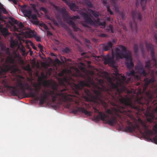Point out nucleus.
Listing matches in <instances>:
<instances>
[{
  "instance_id": "obj_24",
  "label": "nucleus",
  "mask_w": 157,
  "mask_h": 157,
  "mask_svg": "<svg viewBox=\"0 0 157 157\" xmlns=\"http://www.w3.org/2000/svg\"><path fill=\"white\" fill-rule=\"evenodd\" d=\"M25 84L21 80H19L17 82V87L22 90H24L25 89Z\"/></svg>"
},
{
  "instance_id": "obj_44",
  "label": "nucleus",
  "mask_w": 157,
  "mask_h": 157,
  "mask_svg": "<svg viewBox=\"0 0 157 157\" xmlns=\"http://www.w3.org/2000/svg\"><path fill=\"white\" fill-rule=\"evenodd\" d=\"M40 10L42 11L45 13H46L47 12V9L44 7H41L40 8Z\"/></svg>"
},
{
  "instance_id": "obj_42",
  "label": "nucleus",
  "mask_w": 157,
  "mask_h": 157,
  "mask_svg": "<svg viewBox=\"0 0 157 157\" xmlns=\"http://www.w3.org/2000/svg\"><path fill=\"white\" fill-rule=\"evenodd\" d=\"M31 6L33 9V10L35 12H37V10L36 8V5L34 4H30Z\"/></svg>"
},
{
  "instance_id": "obj_28",
  "label": "nucleus",
  "mask_w": 157,
  "mask_h": 157,
  "mask_svg": "<svg viewBox=\"0 0 157 157\" xmlns=\"http://www.w3.org/2000/svg\"><path fill=\"white\" fill-rule=\"evenodd\" d=\"M155 78L154 77H152L148 80H147L145 83V85L146 86H148L150 83H153L155 81Z\"/></svg>"
},
{
  "instance_id": "obj_25",
  "label": "nucleus",
  "mask_w": 157,
  "mask_h": 157,
  "mask_svg": "<svg viewBox=\"0 0 157 157\" xmlns=\"http://www.w3.org/2000/svg\"><path fill=\"white\" fill-rule=\"evenodd\" d=\"M89 12L91 13L96 18H98L99 17V13L93 10L90 9H88Z\"/></svg>"
},
{
  "instance_id": "obj_12",
  "label": "nucleus",
  "mask_w": 157,
  "mask_h": 157,
  "mask_svg": "<svg viewBox=\"0 0 157 157\" xmlns=\"http://www.w3.org/2000/svg\"><path fill=\"white\" fill-rule=\"evenodd\" d=\"M145 45L146 47L147 50L148 51H150L151 52L150 55L151 57V60H153L154 62H155L156 60L155 58L154 46L150 43H146Z\"/></svg>"
},
{
  "instance_id": "obj_3",
  "label": "nucleus",
  "mask_w": 157,
  "mask_h": 157,
  "mask_svg": "<svg viewBox=\"0 0 157 157\" xmlns=\"http://www.w3.org/2000/svg\"><path fill=\"white\" fill-rule=\"evenodd\" d=\"M119 101L122 105L120 107L121 109H123L122 112L125 113L128 116L130 117L131 113L132 112L133 109L135 110L138 112L140 111H143L144 109L140 107V105L142 106L144 103L146 104L147 105L150 104L149 101L153 99H144L146 101L145 103H143L141 101V99H135V100H133V99H118Z\"/></svg>"
},
{
  "instance_id": "obj_20",
  "label": "nucleus",
  "mask_w": 157,
  "mask_h": 157,
  "mask_svg": "<svg viewBox=\"0 0 157 157\" xmlns=\"http://www.w3.org/2000/svg\"><path fill=\"white\" fill-rule=\"evenodd\" d=\"M0 32L4 36H6L9 35V32L6 28H3L2 25H0Z\"/></svg>"
},
{
  "instance_id": "obj_38",
  "label": "nucleus",
  "mask_w": 157,
  "mask_h": 157,
  "mask_svg": "<svg viewBox=\"0 0 157 157\" xmlns=\"http://www.w3.org/2000/svg\"><path fill=\"white\" fill-rule=\"evenodd\" d=\"M63 52L64 53H69L70 52V49L67 47H66L64 48L63 49Z\"/></svg>"
},
{
  "instance_id": "obj_15",
  "label": "nucleus",
  "mask_w": 157,
  "mask_h": 157,
  "mask_svg": "<svg viewBox=\"0 0 157 157\" xmlns=\"http://www.w3.org/2000/svg\"><path fill=\"white\" fill-rule=\"evenodd\" d=\"M82 112L84 113L87 116H90L91 113L90 112L87 111L84 108L81 107H78L75 110L73 111V112L75 113H76L77 112Z\"/></svg>"
},
{
  "instance_id": "obj_22",
  "label": "nucleus",
  "mask_w": 157,
  "mask_h": 157,
  "mask_svg": "<svg viewBox=\"0 0 157 157\" xmlns=\"http://www.w3.org/2000/svg\"><path fill=\"white\" fill-rule=\"evenodd\" d=\"M113 44L111 42H108L107 44L103 47V51H106L109 49L111 48L112 47Z\"/></svg>"
},
{
  "instance_id": "obj_8",
  "label": "nucleus",
  "mask_w": 157,
  "mask_h": 157,
  "mask_svg": "<svg viewBox=\"0 0 157 157\" xmlns=\"http://www.w3.org/2000/svg\"><path fill=\"white\" fill-rule=\"evenodd\" d=\"M94 112L98 113V115L93 117L95 121H98L101 120L111 126H114L116 124L117 121L115 117L105 114L102 112H99L98 109L95 108H94Z\"/></svg>"
},
{
  "instance_id": "obj_51",
  "label": "nucleus",
  "mask_w": 157,
  "mask_h": 157,
  "mask_svg": "<svg viewBox=\"0 0 157 157\" xmlns=\"http://www.w3.org/2000/svg\"><path fill=\"white\" fill-rule=\"evenodd\" d=\"M54 61L55 63H59V62H60V61H59V59L58 58H56L55 60H54Z\"/></svg>"
},
{
  "instance_id": "obj_54",
  "label": "nucleus",
  "mask_w": 157,
  "mask_h": 157,
  "mask_svg": "<svg viewBox=\"0 0 157 157\" xmlns=\"http://www.w3.org/2000/svg\"><path fill=\"white\" fill-rule=\"evenodd\" d=\"M38 80L39 81H41L43 80V78L41 76H39L38 77Z\"/></svg>"
},
{
  "instance_id": "obj_13",
  "label": "nucleus",
  "mask_w": 157,
  "mask_h": 157,
  "mask_svg": "<svg viewBox=\"0 0 157 157\" xmlns=\"http://www.w3.org/2000/svg\"><path fill=\"white\" fill-rule=\"evenodd\" d=\"M6 89L12 95L18 96L19 90L17 87L8 86H6ZM18 98H20L18 97Z\"/></svg>"
},
{
  "instance_id": "obj_31",
  "label": "nucleus",
  "mask_w": 157,
  "mask_h": 157,
  "mask_svg": "<svg viewBox=\"0 0 157 157\" xmlns=\"http://www.w3.org/2000/svg\"><path fill=\"white\" fill-rule=\"evenodd\" d=\"M85 2L86 6L89 8H92L93 7V5L90 1L88 0H85Z\"/></svg>"
},
{
  "instance_id": "obj_21",
  "label": "nucleus",
  "mask_w": 157,
  "mask_h": 157,
  "mask_svg": "<svg viewBox=\"0 0 157 157\" xmlns=\"http://www.w3.org/2000/svg\"><path fill=\"white\" fill-rule=\"evenodd\" d=\"M110 3L114 6L116 12L118 13L120 12L119 7L117 4L116 0H110Z\"/></svg>"
},
{
  "instance_id": "obj_50",
  "label": "nucleus",
  "mask_w": 157,
  "mask_h": 157,
  "mask_svg": "<svg viewBox=\"0 0 157 157\" xmlns=\"http://www.w3.org/2000/svg\"><path fill=\"white\" fill-rule=\"evenodd\" d=\"M38 48L40 49L41 50L43 48V46L40 44H38Z\"/></svg>"
},
{
  "instance_id": "obj_14",
  "label": "nucleus",
  "mask_w": 157,
  "mask_h": 157,
  "mask_svg": "<svg viewBox=\"0 0 157 157\" xmlns=\"http://www.w3.org/2000/svg\"><path fill=\"white\" fill-rule=\"evenodd\" d=\"M27 6L24 5L22 6L21 10L24 16L29 18H30L32 13L31 9L29 8H26Z\"/></svg>"
},
{
  "instance_id": "obj_23",
  "label": "nucleus",
  "mask_w": 157,
  "mask_h": 157,
  "mask_svg": "<svg viewBox=\"0 0 157 157\" xmlns=\"http://www.w3.org/2000/svg\"><path fill=\"white\" fill-rule=\"evenodd\" d=\"M76 71H77V73L75 74V76L76 78H77V79L78 78H85V76L83 74L81 73L77 69L76 70Z\"/></svg>"
},
{
  "instance_id": "obj_49",
  "label": "nucleus",
  "mask_w": 157,
  "mask_h": 157,
  "mask_svg": "<svg viewBox=\"0 0 157 157\" xmlns=\"http://www.w3.org/2000/svg\"><path fill=\"white\" fill-rule=\"evenodd\" d=\"M13 2L15 4H17L18 2V1L17 0H9Z\"/></svg>"
},
{
  "instance_id": "obj_63",
  "label": "nucleus",
  "mask_w": 157,
  "mask_h": 157,
  "mask_svg": "<svg viewBox=\"0 0 157 157\" xmlns=\"http://www.w3.org/2000/svg\"><path fill=\"white\" fill-rule=\"evenodd\" d=\"M116 42V40L115 39H114L112 40V42L114 43H115Z\"/></svg>"
},
{
  "instance_id": "obj_17",
  "label": "nucleus",
  "mask_w": 157,
  "mask_h": 157,
  "mask_svg": "<svg viewBox=\"0 0 157 157\" xmlns=\"http://www.w3.org/2000/svg\"><path fill=\"white\" fill-rule=\"evenodd\" d=\"M66 4L68 6L70 9L73 11H77L78 10V7L76 4L71 2L69 0L67 2Z\"/></svg>"
},
{
  "instance_id": "obj_2",
  "label": "nucleus",
  "mask_w": 157,
  "mask_h": 157,
  "mask_svg": "<svg viewBox=\"0 0 157 157\" xmlns=\"http://www.w3.org/2000/svg\"><path fill=\"white\" fill-rule=\"evenodd\" d=\"M43 85L45 88L41 90V86L40 83L33 84L34 89L30 88L29 93H24L23 95L24 97H34L37 95H40V98H48L50 95L52 96L55 95V92L58 90L57 85L55 82L52 83L48 81H44ZM34 98H40L36 97Z\"/></svg>"
},
{
  "instance_id": "obj_27",
  "label": "nucleus",
  "mask_w": 157,
  "mask_h": 157,
  "mask_svg": "<svg viewBox=\"0 0 157 157\" xmlns=\"http://www.w3.org/2000/svg\"><path fill=\"white\" fill-rule=\"evenodd\" d=\"M86 66L83 63H80L78 65V67L81 71L83 72L85 71Z\"/></svg>"
},
{
  "instance_id": "obj_40",
  "label": "nucleus",
  "mask_w": 157,
  "mask_h": 157,
  "mask_svg": "<svg viewBox=\"0 0 157 157\" xmlns=\"http://www.w3.org/2000/svg\"><path fill=\"white\" fill-rule=\"evenodd\" d=\"M20 50L22 52V55L23 56L25 55L26 52L25 48L23 46H22Z\"/></svg>"
},
{
  "instance_id": "obj_11",
  "label": "nucleus",
  "mask_w": 157,
  "mask_h": 157,
  "mask_svg": "<svg viewBox=\"0 0 157 157\" xmlns=\"http://www.w3.org/2000/svg\"><path fill=\"white\" fill-rule=\"evenodd\" d=\"M113 58V55L112 57L109 56H106L104 58V63L105 65L109 64L111 67H115L116 71H115L116 73L114 75L116 76H118L120 75V74L118 72V70L115 67Z\"/></svg>"
},
{
  "instance_id": "obj_30",
  "label": "nucleus",
  "mask_w": 157,
  "mask_h": 157,
  "mask_svg": "<svg viewBox=\"0 0 157 157\" xmlns=\"http://www.w3.org/2000/svg\"><path fill=\"white\" fill-rule=\"evenodd\" d=\"M133 49L134 50V53L136 56H137L138 54L139 49L138 46L136 44H135L133 46Z\"/></svg>"
},
{
  "instance_id": "obj_32",
  "label": "nucleus",
  "mask_w": 157,
  "mask_h": 157,
  "mask_svg": "<svg viewBox=\"0 0 157 157\" xmlns=\"http://www.w3.org/2000/svg\"><path fill=\"white\" fill-rule=\"evenodd\" d=\"M9 22L11 25H12V24L13 23L15 24H17V21L15 20L14 18L11 17L9 18Z\"/></svg>"
},
{
  "instance_id": "obj_46",
  "label": "nucleus",
  "mask_w": 157,
  "mask_h": 157,
  "mask_svg": "<svg viewBox=\"0 0 157 157\" xmlns=\"http://www.w3.org/2000/svg\"><path fill=\"white\" fill-rule=\"evenodd\" d=\"M153 130L155 133L157 132V124H156L153 127Z\"/></svg>"
},
{
  "instance_id": "obj_48",
  "label": "nucleus",
  "mask_w": 157,
  "mask_h": 157,
  "mask_svg": "<svg viewBox=\"0 0 157 157\" xmlns=\"http://www.w3.org/2000/svg\"><path fill=\"white\" fill-rule=\"evenodd\" d=\"M139 5V3L138 0H136L135 3V6L136 7H138Z\"/></svg>"
},
{
  "instance_id": "obj_53",
  "label": "nucleus",
  "mask_w": 157,
  "mask_h": 157,
  "mask_svg": "<svg viewBox=\"0 0 157 157\" xmlns=\"http://www.w3.org/2000/svg\"><path fill=\"white\" fill-rule=\"evenodd\" d=\"M55 43L57 45H59V42L58 40H55Z\"/></svg>"
},
{
  "instance_id": "obj_34",
  "label": "nucleus",
  "mask_w": 157,
  "mask_h": 157,
  "mask_svg": "<svg viewBox=\"0 0 157 157\" xmlns=\"http://www.w3.org/2000/svg\"><path fill=\"white\" fill-rule=\"evenodd\" d=\"M65 29L67 30L69 36L71 37H73L74 36V35L72 33L71 30L69 29V28L68 27L66 26L65 27Z\"/></svg>"
},
{
  "instance_id": "obj_33",
  "label": "nucleus",
  "mask_w": 157,
  "mask_h": 157,
  "mask_svg": "<svg viewBox=\"0 0 157 157\" xmlns=\"http://www.w3.org/2000/svg\"><path fill=\"white\" fill-rule=\"evenodd\" d=\"M154 116L151 115L147 117V120L151 123H152L154 121Z\"/></svg>"
},
{
  "instance_id": "obj_16",
  "label": "nucleus",
  "mask_w": 157,
  "mask_h": 157,
  "mask_svg": "<svg viewBox=\"0 0 157 157\" xmlns=\"http://www.w3.org/2000/svg\"><path fill=\"white\" fill-rule=\"evenodd\" d=\"M0 5H1V6H0V23H1L2 22H4L1 13L2 12L4 14H6L8 13V12L6 9L3 7V5L1 4L0 2Z\"/></svg>"
},
{
  "instance_id": "obj_57",
  "label": "nucleus",
  "mask_w": 157,
  "mask_h": 157,
  "mask_svg": "<svg viewBox=\"0 0 157 157\" xmlns=\"http://www.w3.org/2000/svg\"><path fill=\"white\" fill-rule=\"evenodd\" d=\"M87 64H88V67H90L91 66L90 65V64L91 63V62L90 61H88L87 62Z\"/></svg>"
},
{
  "instance_id": "obj_47",
  "label": "nucleus",
  "mask_w": 157,
  "mask_h": 157,
  "mask_svg": "<svg viewBox=\"0 0 157 157\" xmlns=\"http://www.w3.org/2000/svg\"><path fill=\"white\" fill-rule=\"evenodd\" d=\"M52 35V33L49 31H48L47 32V36H50Z\"/></svg>"
},
{
  "instance_id": "obj_5",
  "label": "nucleus",
  "mask_w": 157,
  "mask_h": 157,
  "mask_svg": "<svg viewBox=\"0 0 157 157\" xmlns=\"http://www.w3.org/2000/svg\"><path fill=\"white\" fill-rule=\"evenodd\" d=\"M138 122L140 123L141 126V130L140 126L137 124L133 125L131 122L127 121L128 126L126 127V130L129 132H132L135 131L136 128L139 130L140 133L146 139L151 141H154V143L157 144V135L152 139L151 136H152L153 132L148 128V126H147L140 118L138 119Z\"/></svg>"
},
{
  "instance_id": "obj_59",
  "label": "nucleus",
  "mask_w": 157,
  "mask_h": 157,
  "mask_svg": "<svg viewBox=\"0 0 157 157\" xmlns=\"http://www.w3.org/2000/svg\"><path fill=\"white\" fill-rule=\"evenodd\" d=\"M63 2H65L66 4L67 3V2L69 0H61Z\"/></svg>"
},
{
  "instance_id": "obj_4",
  "label": "nucleus",
  "mask_w": 157,
  "mask_h": 157,
  "mask_svg": "<svg viewBox=\"0 0 157 157\" xmlns=\"http://www.w3.org/2000/svg\"><path fill=\"white\" fill-rule=\"evenodd\" d=\"M74 99H31L30 100L32 104H36L39 102L40 105H42L45 103L48 106L52 107H57L60 105H63L66 107L69 108L71 104L75 103L79 105L80 100H74Z\"/></svg>"
},
{
  "instance_id": "obj_36",
  "label": "nucleus",
  "mask_w": 157,
  "mask_h": 157,
  "mask_svg": "<svg viewBox=\"0 0 157 157\" xmlns=\"http://www.w3.org/2000/svg\"><path fill=\"white\" fill-rule=\"evenodd\" d=\"M17 44V43L15 41L13 40L10 42V46L11 48H13L16 46Z\"/></svg>"
},
{
  "instance_id": "obj_39",
  "label": "nucleus",
  "mask_w": 157,
  "mask_h": 157,
  "mask_svg": "<svg viewBox=\"0 0 157 157\" xmlns=\"http://www.w3.org/2000/svg\"><path fill=\"white\" fill-rule=\"evenodd\" d=\"M23 69L25 70L26 71H29L30 70V66L29 64H28L26 66H25L23 67Z\"/></svg>"
},
{
  "instance_id": "obj_37",
  "label": "nucleus",
  "mask_w": 157,
  "mask_h": 157,
  "mask_svg": "<svg viewBox=\"0 0 157 157\" xmlns=\"http://www.w3.org/2000/svg\"><path fill=\"white\" fill-rule=\"evenodd\" d=\"M140 48L142 54H144L145 52L144 45L142 44H140Z\"/></svg>"
},
{
  "instance_id": "obj_58",
  "label": "nucleus",
  "mask_w": 157,
  "mask_h": 157,
  "mask_svg": "<svg viewBox=\"0 0 157 157\" xmlns=\"http://www.w3.org/2000/svg\"><path fill=\"white\" fill-rule=\"evenodd\" d=\"M106 24V23L105 22H103L101 24V25L102 26H105Z\"/></svg>"
},
{
  "instance_id": "obj_10",
  "label": "nucleus",
  "mask_w": 157,
  "mask_h": 157,
  "mask_svg": "<svg viewBox=\"0 0 157 157\" xmlns=\"http://www.w3.org/2000/svg\"><path fill=\"white\" fill-rule=\"evenodd\" d=\"M79 13L83 17L86 23L92 25L95 24V22L91 18V17L92 16L90 13L87 12L86 13L81 11H79Z\"/></svg>"
},
{
  "instance_id": "obj_7",
  "label": "nucleus",
  "mask_w": 157,
  "mask_h": 157,
  "mask_svg": "<svg viewBox=\"0 0 157 157\" xmlns=\"http://www.w3.org/2000/svg\"><path fill=\"white\" fill-rule=\"evenodd\" d=\"M53 6L55 10L62 15L63 20L69 25L71 26L75 31H77L79 30V28L76 26L73 22L77 19H79V16H75L71 17L70 15L68 12L65 9L60 8L54 5H53Z\"/></svg>"
},
{
  "instance_id": "obj_1",
  "label": "nucleus",
  "mask_w": 157,
  "mask_h": 157,
  "mask_svg": "<svg viewBox=\"0 0 157 157\" xmlns=\"http://www.w3.org/2000/svg\"><path fill=\"white\" fill-rule=\"evenodd\" d=\"M115 56L117 58L124 59L125 64L129 71H127L126 75L128 76L133 77L134 79L137 80H141V76L146 77L147 74L145 71L142 63L137 64L135 67L136 73L140 76L136 75V72L132 69L134 64L132 61V57L130 52L128 50L126 47L123 45H119L115 48Z\"/></svg>"
},
{
  "instance_id": "obj_35",
  "label": "nucleus",
  "mask_w": 157,
  "mask_h": 157,
  "mask_svg": "<svg viewBox=\"0 0 157 157\" xmlns=\"http://www.w3.org/2000/svg\"><path fill=\"white\" fill-rule=\"evenodd\" d=\"M151 65V60H148L147 61H145V68L150 69V66Z\"/></svg>"
},
{
  "instance_id": "obj_26",
  "label": "nucleus",
  "mask_w": 157,
  "mask_h": 157,
  "mask_svg": "<svg viewBox=\"0 0 157 157\" xmlns=\"http://www.w3.org/2000/svg\"><path fill=\"white\" fill-rule=\"evenodd\" d=\"M1 51H5L7 54L9 55H11L9 51V48H6V46L3 44H1L0 45Z\"/></svg>"
},
{
  "instance_id": "obj_19",
  "label": "nucleus",
  "mask_w": 157,
  "mask_h": 157,
  "mask_svg": "<svg viewBox=\"0 0 157 157\" xmlns=\"http://www.w3.org/2000/svg\"><path fill=\"white\" fill-rule=\"evenodd\" d=\"M30 18L32 19L30 20V21L33 24L36 25L39 24V21L37 20V16L36 14L32 13Z\"/></svg>"
},
{
  "instance_id": "obj_6",
  "label": "nucleus",
  "mask_w": 157,
  "mask_h": 157,
  "mask_svg": "<svg viewBox=\"0 0 157 157\" xmlns=\"http://www.w3.org/2000/svg\"><path fill=\"white\" fill-rule=\"evenodd\" d=\"M21 61V58L18 54L14 53V55H8L6 59L5 63L2 67L0 66V70L2 73L5 74L7 72L10 71V73L14 74L18 70L15 67L18 61Z\"/></svg>"
},
{
  "instance_id": "obj_9",
  "label": "nucleus",
  "mask_w": 157,
  "mask_h": 157,
  "mask_svg": "<svg viewBox=\"0 0 157 157\" xmlns=\"http://www.w3.org/2000/svg\"><path fill=\"white\" fill-rule=\"evenodd\" d=\"M131 15L134 24V27H133L132 21H130L129 22L130 27L132 31L134 29L136 31L137 29V23L136 22V19L137 18L138 21H141L142 16L139 11H135L133 10L132 11Z\"/></svg>"
},
{
  "instance_id": "obj_61",
  "label": "nucleus",
  "mask_w": 157,
  "mask_h": 157,
  "mask_svg": "<svg viewBox=\"0 0 157 157\" xmlns=\"http://www.w3.org/2000/svg\"><path fill=\"white\" fill-rule=\"evenodd\" d=\"M51 55L52 56H56L55 55V54H54V53H53L52 52L51 53Z\"/></svg>"
},
{
  "instance_id": "obj_52",
  "label": "nucleus",
  "mask_w": 157,
  "mask_h": 157,
  "mask_svg": "<svg viewBox=\"0 0 157 157\" xmlns=\"http://www.w3.org/2000/svg\"><path fill=\"white\" fill-rule=\"evenodd\" d=\"M67 90V88H66V87H65V88H63L62 89H61L60 90V91L61 92H64L65 91H66V90Z\"/></svg>"
},
{
  "instance_id": "obj_18",
  "label": "nucleus",
  "mask_w": 157,
  "mask_h": 157,
  "mask_svg": "<svg viewBox=\"0 0 157 157\" xmlns=\"http://www.w3.org/2000/svg\"><path fill=\"white\" fill-rule=\"evenodd\" d=\"M102 3L103 5L106 6L107 8V11L109 13L110 15H113V12L111 10L109 2H108V0H102ZM109 0H108L109 1Z\"/></svg>"
},
{
  "instance_id": "obj_43",
  "label": "nucleus",
  "mask_w": 157,
  "mask_h": 157,
  "mask_svg": "<svg viewBox=\"0 0 157 157\" xmlns=\"http://www.w3.org/2000/svg\"><path fill=\"white\" fill-rule=\"evenodd\" d=\"M33 36L34 37L35 39L36 40L37 42H40L41 40V38L40 37H39L37 36H35L33 35Z\"/></svg>"
},
{
  "instance_id": "obj_55",
  "label": "nucleus",
  "mask_w": 157,
  "mask_h": 157,
  "mask_svg": "<svg viewBox=\"0 0 157 157\" xmlns=\"http://www.w3.org/2000/svg\"><path fill=\"white\" fill-rule=\"evenodd\" d=\"M39 2L41 3H45L46 2V0H38Z\"/></svg>"
},
{
  "instance_id": "obj_45",
  "label": "nucleus",
  "mask_w": 157,
  "mask_h": 157,
  "mask_svg": "<svg viewBox=\"0 0 157 157\" xmlns=\"http://www.w3.org/2000/svg\"><path fill=\"white\" fill-rule=\"evenodd\" d=\"M52 21L53 23V24L54 25H55L57 26H59L58 24L57 21L56 20L53 19H52Z\"/></svg>"
},
{
  "instance_id": "obj_60",
  "label": "nucleus",
  "mask_w": 157,
  "mask_h": 157,
  "mask_svg": "<svg viewBox=\"0 0 157 157\" xmlns=\"http://www.w3.org/2000/svg\"><path fill=\"white\" fill-rule=\"evenodd\" d=\"M4 74H5L4 73H2V71H1V70H0V76L2 75H4Z\"/></svg>"
},
{
  "instance_id": "obj_56",
  "label": "nucleus",
  "mask_w": 157,
  "mask_h": 157,
  "mask_svg": "<svg viewBox=\"0 0 157 157\" xmlns=\"http://www.w3.org/2000/svg\"><path fill=\"white\" fill-rule=\"evenodd\" d=\"M86 99V101H92L93 100V99Z\"/></svg>"
},
{
  "instance_id": "obj_62",
  "label": "nucleus",
  "mask_w": 157,
  "mask_h": 157,
  "mask_svg": "<svg viewBox=\"0 0 157 157\" xmlns=\"http://www.w3.org/2000/svg\"><path fill=\"white\" fill-rule=\"evenodd\" d=\"M155 28L157 29V21H155Z\"/></svg>"
},
{
  "instance_id": "obj_29",
  "label": "nucleus",
  "mask_w": 157,
  "mask_h": 157,
  "mask_svg": "<svg viewBox=\"0 0 157 157\" xmlns=\"http://www.w3.org/2000/svg\"><path fill=\"white\" fill-rule=\"evenodd\" d=\"M140 4L142 7V9L144 10L145 9V5L147 3V0H140Z\"/></svg>"
},
{
  "instance_id": "obj_64",
  "label": "nucleus",
  "mask_w": 157,
  "mask_h": 157,
  "mask_svg": "<svg viewBox=\"0 0 157 157\" xmlns=\"http://www.w3.org/2000/svg\"><path fill=\"white\" fill-rule=\"evenodd\" d=\"M155 112L157 113V106H156L155 108Z\"/></svg>"
},
{
  "instance_id": "obj_41",
  "label": "nucleus",
  "mask_w": 157,
  "mask_h": 157,
  "mask_svg": "<svg viewBox=\"0 0 157 157\" xmlns=\"http://www.w3.org/2000/svg\"><path fill=\"white\" fill-rule=\"evenodd\" d=\"M17 24L18 25L20 29H22L24 27V26L23 24L21 22H19V23L17 21Z\"/></svg>"
}]
</instances>
